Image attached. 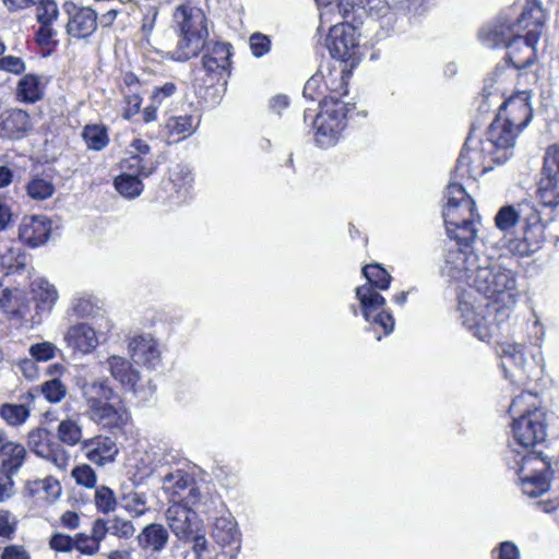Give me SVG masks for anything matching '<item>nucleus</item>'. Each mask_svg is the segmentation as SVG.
<instances>
[{"instance_id":"nucleus-1","label":"nucleus","mask_w":559,"mask_h":559,"mask_svg":"<svg viewBox=\"0 0 559 559\" xmlns=\"http://www.w3.org/2000/svg\"><path fill=\"white\" fill-rule=\"evenodd\" d=\"M495 271L496 267H490V259L480 257L475 247H449L441 266L442 275L452 281H465L487 298H491Z\"/></svg>"},{"instance_id":"nucleus-2","label":"nucleus","mask_w":559,"mask_h":559,"mask_svg":"<svg viewBox=\"0 0 559 559\" xmlns=\"http://www.w3.org/2000/svg\"><path fill=\"white\" fill-rule=\"evenodd\" d=\"M447 204L442 216L450 240L457 245H471L476 241L479 216L475 213L476 204L457 182H450L445 191Z\"/></svg>"},{"instance_id":"nucleus-3","label":"nucleus","mask_w":559,"mask_h":559,"mask_svg":"<svg viewBox=\"0 0 559 559\" xmlns=\"http://www.w3.org/2000/svg\"><path fill=\"white\" fill-rule=\"evenodd\" d=\"M82 395L86 404V416L97 426L122 429L130 420V413L107 380L85 382Z\"/></svg>"},{"instance_id":"nucleus-4","label":"nucleus","mask_w":559,"mask_h":559,"mask_svg":"<svg viewBox=\"0 0 559 559\" xmlns=\"http://www.w3.org/2000/svg\"><path fill=\"white\" fill-rule=\"evenodd\" d=\"M362 274L367 283L355 289L361 313L367 321L381 326L384 334L388 335L394 329V319L392 313L384 309L386 301L378 289H388L392 276L378 263L365 265Z\"/></svg>"},{"instance_id":"nucleus-5","label":"nucleus","mask_w":559,"mask_h":559,"mask_svg":"<svg viewBox=\"0 0 559 559\" xmlns=\"http://www.w3.org/2000/svg\"><path fill=\"white\" fill-rule=\"evenodd\" d=\"M174 22L178 29V41L173 59L187 61L197 57L207 46V19L198 8L181 4L174 12Z\"/></svg>"},{"instance_id":"nucleus-6","label":"nucleus","mask_w":559,"mask_h":559,"mask_svg":"<svg viewBox=\"0 0 559 559\" xmlns=\"http://www.w3.org/2000/svg\"><path fill=\"white\" fill-rule=\"evenodd\" d=\"M320 110L312 115L311 108L307 107L304 112V120L313 119L316 130V142L320 147L334 145L346 126V104L334 96L324 97L319 100Z\"/></svg>"},{"instance_id":"nucleus-7","label":"nucleus","mask_w":559,"mask_h":559,"mask_svg":"<svg viewBox=\"0 0 559 559\" xmlns=\"http://www.w3.org/2000/svg\"><path fill=\"white\" fill-rule=\"evenodd\" d=\"M526 222L523 240L526 245L539 243L542 241H550L544 237L545 226L540 223L538 212L530 202H523L518 205H504L495 216L497 228L508 231L513 228L520 218Z\"/></svg>"},{"instance_id":"nucleus-8","label":"nucleus","mask_w":559,"mask_h":559,"mask_svg":"<svg viewBox=\"0 0 559 559\" xmlns=\"http://www.w3.org/2000/svg\"><path fill=\"white\" fill-rule=\"evenodd\" d=\"M503 163H496L495 152L485 150V141L468 136L457 158L455 175L475 177L492 170Z\"/></svg>"},{"instance_id":"nucleus-9","label":"nucleus","mask_w":559,"mask_h":559,"mask_svg":"<svg viewBox=\"0 0 559 559\" xmlns=\"http://www.w3.org/2000/svg\"><path fill=\"white\" fill-rule=\"evenodd\" d=\"M549 468L550 464L542 456V452H528L523 455L519 469L523 493L536 498L547 492L550 487Z\"/></svg>"},{"instance_id":"nucleus-10","label":"nucleus","mask_w":559,"mask_h":559,"mask_svg":"<svg viewBox=\"0 0 559 559\" xmlns=\"http://www.w3.org/2000/svg\"><path fill=\"white\" fill-rule=\"evenodd\" d=\"M27 449L60 471H66L69 465L70 454L61 443L55 440L47 428L37 427L27 432Z\"/></svg>"},{"instance_id":"nucleus-11","label":"nucleus","mask_w":559,"mask_h":559,"mask_svg":"<svg viewBox=\"0 0 559 559\" xmlns=\"http://www.w3.org/2000/svg\"><path fill=\"white\" fill-rule=\"evenodd\" d=\"M501 365L506 378L523 384L537 376V365L533 355H528L523 344H507L501 350Z\"/></svg>"},{"instance_id":"nucleus-12","label":"nucleus","mask_w":559,"mask_h":559,"mask_svg":"<svg viewBox=\"0 0 559 559\" xmlns=\"http://www.w3.org/2000/svg\"><path fill=\"white\" fill-rule=\"evenodd\" d=\"M521 131L498 114L486 132L485 150L495 152L496 163H506L512 156L515 139Z\"/></svg>"},{"instance_id":"nucleus-13","label":"nucleus","mask_w":559,"mask_h":559,"mask_svg":"<svg viewBox=\"0 0 559 559\" xmlns=\"http://www.w3.org/2000/svg\"><path fill=\"white\" fill-rule=\"evenodd\" d=\"M512 432L516 443L525 450L542 444L547 437L545 413L538 408L526 412L514 419Z\"/></svg>"},{"instance_id":"nucleus-14","label":"nucleus","mask_w":559,"mask_h":559,"mask_svg":"<svg viewBox=\"0 0 559 559\" xmlns=\"http://www.w3.org/2000/svg\"><path fill=\"white\" fill-rule=\"evenodd\" d=\"M537 194L545 206L554 207L559 204V145L557 144L549 146L544 155Z\"/></svg>"},{"instance_id":"nucleus-15","label":"nucleus","mask_w":559,"mask_h":559,"mask_svg":"<svg viewBox=\"0 0 559 559\" xmlns=\"http://www.w3.org/2000/svg\"><path fill=\"white\" fill-rule=\"evenodd\" d=\"M355 34L354 26L347 22L336 21L330 26L326 47L331 56L340 60L349 59L358 45Z\"/></svg>"},{"instance_id":"nucleus-16","label":"nucleus","mask_w":559,"mask_h":559,"mask_svg":"<svg viewBox=\"0 0 559 559\" xmlns=\"http://www.w3.org/2000/svg\"><path fill=\"white\" fill-rule=\"evenodd\" d=\"M63 11L69 20L66 25L68 35L84 39L90 37L97 29V13L90 7H76L73 2H66Z\"/></svg>"},{"instance_id":"nucleus-17","label":"nucleus","mask_w":559,"mask_h":559,"mask_svg":"<svg viewBox=\"0 0 559 559\" xmlns=\"http://www.w3.org/2000/svg\"><path fill=\"white\" fill-rule=\"evenodd\" d=\"M519 34L514 19L502 13L492 23L480 29L479 39L489 48H507Z\"/></svg>"},{"instance_id":"nucleus-18","label":"nucleus","mask_w":559,"mask_h":559,"mask_svg":"<svg viewBox=\"0 0 559 559\" xmlns=\"http://www.w3.org/2000/svg\"><path fill=\"white\" fill-rule=\"evenodd\" d=\"M537 43L536 33L525 36L519 34L507 47V61L518 71L530 69L537 60Z\"/></svg>"},{"instance_id":"nucleus-19","label":"nucleus","mask_w":559,"mask_h":559,"mask_svg":"<svg viewBox=\"0 0 559 559\" xmlns=\"http://www.w3.org/2000/svg\"><path fill=\"white\" fill-rule=\"evenodd\" d=\"M499 114H503L509 123L522 131L533 118L531 94L523 91L511 96L501 105Z\"/></svg>"},{"instance_id":"nucleus-20","label":"nucleus","mask_w":559,"mask_h":559,"mask_svg":"<svg viewBox=\"0 0 559 559\" xmlns=\"http://www.w3.org/2000/svg\"><path fill=\"white\" fill-rule=\"evenodd\" d=\"M52 222L44 215L25 216L19 227V237L25 245H44L53 239Z\"/></svg>"},{"instance_id":"nucleus-21","label":"nucleus","mask_w":559,"mask_h":559,"mask_svg":"<svg viewBox=\"0 0 559 559\" xmlns=\"http://www.w3.org/2000/svg\"><path fill=\"white\" fill-rule=\"evenodd\" d=\"M129 354L136 365L155 369L160 362L157 342L150 335H138L129 342Z\"/></svg>"},{"instance_id":"nucleus-22","label":"nucleus","mask_w":559,"mask_h":559,"mask_svg":"<svg viewBox=\"0 0 559 559\" xmlns=\"http://www.w3.org/2000/svg\"><path fill=\"white\" fill-rule=\"evenodd\" d=\"M212 537L221 547H230L228 551L222 554L223 556L236 559L240 548V535L230 518L221 516L215 520Z\"/></svg>"},{"instance_id":"nucleus-23","label":"nucleus","mask_w":559,"mask_h":559,"mask_svg":"<svg viewBox=\"0 0 559 559\" xmlns=\"http://www.w3.org/2000/svg\"><path fill=\"white\" fill-rule=\"evenodd\" d=\"M28 114L22 109L5 110L0 115V138L20 140L31 130Z\"/></svg>"},{"instance_id":"nucleus-24","label":"nucleus","mask_w":559,"mask_h":559,"mask_svg":"<svg viewBox=\"0 0 559 559\" xmlns=\"http://www.w3.org/2000/svg\"><path fill=\"white\" fill-rule=\"evenodd\" d=\"M108 370L111 377L117 380L124 389L132 391L134 394L142 390L141 374L131 364L123 357L110 356L107 359Z\"/></svg>"},{"instance_id":"nucleus-25","label":"nucleus","mask_w":559,"mask_h":559,"mask_svg":"<svg viewBox=\"0 0 559 559\" xmlns=\"http://www.w3.org/2000/svg\"><path fill=\"white\" fill-rule=\"evenodd\" d=\"M168 530L159 523H151L136 536L138 546L148 556L159 555L168 545Z\"/></svg>"},{"instance_id":"nucleus-26","label":"nucleus","mask_w":559,"mask_h":559,"mask_svg":"<svg viewBox=\"0 0 559 559\" xmlns=\"http://www.w3.org/2000/svg\"><path fill=\"white\" fill-rule=\"evenodd\" d=\"M11 317L29 328L40 325L45 318H47L37 307L32 296H27L23 292H16L15 305L11 310Z\"/></svg>"},{"instance_id":"nucleus-27","label":"nucleus","mask_w":559,"mask_h":559,"mask_svg":"<svg viewBox=\"0 0 559 559\" xmlns=\"http://www.w3.org/2000/svg\"><path fill=\"white\" fill-rule=\"evenodd\" d=\"M81 449L91 462L99 465L114 461L118 453L116 443L103 436L83 440Z\"/></svg>"},{"instance_id":"nucleus-28","label":"nucleus","mask_w":559,"mask_h":559,"mask_svg":"<svg viewBox=\"0 0 559 559\" xmlns=\"http://www.w3.org/2000/svg\"><path fill=\"white\" fill-rule=\"evenodd\" d=\"M202 58V67L210 75H221L229 67L230 45L225 43H209Z\"/></svg>"},{"instance_id":"nucleus-29","label":"nucleus","mask_w":559,"mask_h":559,"mask_svg":"<svg viewBox=\"0 0 559 559\" xmlns=\"http://www.w3.org/2000/svg\"><path fill=\"white\" fill-rule=\"evenodd\" d=\"M100 335L87 323H79L69 328L64 335L67 344L81 353H91L99 343Z\"/></svg>"},{"instance_id":"nucleus-30","label":"nucleus","mask_w":559,"mask_h":559,"mask_svg":"<svg viewBox=\"0 0 559 559\" xmlns=\"http://www.w3.org/2000/svg\"><path fill=\"white\" fill-rule=\"evenodd\" d=\"M36 394L33 391L21 395V403H5L0 407V417L12 427L22 426L31 416Z\"/></svg>"},{"instance_id":"nucleus-31","label":"nucleus","mask_w":559,"mask_h":559,"mask_svg":"<svg viewBox=\"0 0 559 559\" xmlns=\"http://www.w3.org/2000/svg\"><path fill=\"white\" fill-rule=\"evenodd\" d=\"M492 300L507 301L510 305L516 304V278L511 270L496 267L495 276L491 280Z\"/></svg>"},{"instance_id":"nucleus-32","label":"nucleus","mask_w":559,"mask_h":559,"mask_svg":"<svg viewBox=\"0 0 559 559\" xmlns=\"http://www.w3.org/2000/svg\"><path fill=\"white\" fill-rule=\"evenodd\" d=\"M27 459L26 447L9 440L0 449V472L8 477L17 474Z\"/></svg>"},{"instance_id":"nucleus-33","label":"nucleus","mask_w":559,"mask_h":559,"mask_svg":"<svg viewBox=\"0 0 559 559\" xmlns=\"http://www.w3.org/2000/svg\"><path fill=\"white\" fill-rule=\"evenodd\" d=\"M29 295L39 309L48 317L59 299L58 289L44 277H37L29 285Z\"/></svg>"},{"instance_id":"nucleus-34","label":"nucleus","mask_w":559,"mask_h":559,"mask_svg":"<svg viewBox=\"0 0 559 559\" xmlns=\"http://www.w3.org/2000/svg\"><path fill=\"white\" fill-rule=\"evenodd\" d=\"M545 22V12L537 2L527 3L522 14L514 19L515 26L521 32L526 31L525 35H534L539 39Z\"/></svg>"},{"instance_id":"nucleus-35","label":"nucleus","mask_w":559,"mask_h":559,"mask_svg":"<svg viewBox=\"0 0 559 559\" xmlns=\"http://www.w3.org/2000/svg\"><path fill=\"white\" fill-rule=\"evenodd\" d=\"M190 510L180 504L170 506L166 511V520L173 533L180 540L190 539L194 532L190 519Z\"/></svg>"},{"instance_id":"nucleus-36","label":"nucleus","mask_w":559,"mask_h":559,"mask_svg":"<svg viewBox=\"0 0 559 559\" xmlns=\"http://www.w3.org/2000/svg\"><path fill=\"white\" fill-rule=\"evenodd\" d=\"M200 122L201 117L199 115L185 114L169 117L165 127L170 135L187 139L198 130Z\"/></svg>"},{"instance_id":"nucleus-37","label":"nucleus","mask_w":559,"mask_h":559,"mask_svg":"<svg viewBox=\"0 0 559 559\" xmlns=\"http://www.w3.org/2000/svg\"><path fill=\"white\" fill-rule=\"evenodd\" d=\"M513 306L514 305L501 300H491L487 305V317L490 319L493 329L509 331L510 328V332L512 331L511 319Z\"/></svg>"},{"instance_id":"nucleus-38","label":"nucleus","mask_w":559,"mask_h":559,"mask_svg":"<svg viewBox=\"0 0 559 559\" xmlns=\"http://www.w3.org/2000/svg\"><path fill=\"white\" fill-rule=\"evenodd\" d=\"M16 96L24 103H36L43 96L40 79L34 74H25L19 82Z\"/></svg>"},{"instance_id":"nucleus-39","label":"nucleus","mask_w":559,"mask_h":559,"mask_svg":"<svg viewBox=\"0 0 559 559\" xmlns=\"http://www.w3.org/2000/svg\"><path fill=\"white\" fill-rule=\"evenodd\" d=\"M27 257L22 247H0V265L7 273H15L26 266Z\"/></svg>"},{"instance_id":"nucleus-40","label":"nucleus","mask_w":559,"mask_h":559,"mask_svg":"<svg viewBox=\"0 0 559 559\" xmlns=\"http://www.w3.org/2000/svg\"><path fill=\"white\" fill-rule=\"evenodd\" d=\"M82 138L88 150L102 151L109 143L107 128L104 124H86L82 131Z\"/></svg>"},{"instance_id":"nucleus-41","label":"nucleus","mask_w":559,"mask_h":559,"mask_svg":"<svg viewBox=\"0 0 559 559\" xmlns=\"http://www.w3.org/2000/svg\"><path fill=\"white\" fill-rule=\"evenodd\" d=\"M57 438L59 443L70 447L82 444V427L75 419H63L57 427Z\"/></svg>"},{"instance_id":"nucleus-42","label":"nucleus","mask_w":559,"mask_h":559,"mask_svg":"<svg viewBox=\"0 0 559 559\" xmlns=\"http://www.w3.org/2000/svg\"><path fill=\"white\" fill-rule=\"evenodd\" d=\"M26 193L36 201L47 200L55 193V186L48 177L34 176L26 185Z\"/></svg>"},{"instance_id":"nucleus-43","label":"nucleus","mask_w":559,"mask_h":559,"mask_svg":"<svg viewBox=\"0 0 559 559\" xmlns=\"http://www.w3.org/2000/svg\"><path fill=\"white\" fill-rule=\"evenodd\" d=\"M122 168L130 170V174L135 175L136 177L146 178L154 173L156 165L150 157H144L140 154H132L122 162Z\"/></svg>"},{"instance_id":"nucleus-44","label":"nucleus","mask_w":559,"mask_h":559,"mask_svg":"<svg viewBox=\"0 0 559 559\" xmlns=\"http://www.w3.org/2000/svg\"><path fill=\"white\" fill-rule=\"evenodd\" d=\"M115 187L117 191L128 198L133 199L141 194L143 190V183L132 174H122L115 179Z\"/></svg>"},{"instance_id":"nucleus-45","label":"nucleus","mask_w":559,"mask_h":559,"mask_svg":"<svg viewBox=\"0 0 559 559\" xmlns=\"http://www.w3.org/2000/svg\"><path fill=\"white\" fill-rule=\"evenodd\" d=\"M32 391L36 395L40 392L49 403H59L67 395V386L57 378L44 382Z\"/></svg>"},{"instance_id":"nucleus-46","label":"nucleus","mask_w":559,"mask_h":559,"mask_svg":"<svg viewBox=\"0 0 559 559\" xmlns=\"http://www.w3.org/2000/svg\"><path fill=\"white\" fill-rule=\"evenodd\" d=\"M109 526V534L118 538L128 539L131 538L135 533V527L132 521L124 518L115 515L107 519Z\"/></svg>"},{"instance_id":"nucleus-47","label":"nucleus","mask_w":559,"mask_h":559,"mask_svg":"<svg viewBox=\"0 0 559 559\" xmlns=\"http://www.w3.org/2000/svg\"><path fill=\"white\" fill-rule=\"evenodd\" d=\"M94 501L97 510L103 513L114 511L117 506L115 492L106 486H102L96 489Z\"/></svg>"},{"instance_id":"nucleus-48","label":"nucleus","mask_w":559,"mask_h":559,"mask_svg":"<svg viewBox=\"0 0 559 559\" xmlns=\"http://www.w3.org/2000/svg\"><path fill=\"white\" fill-rule=\"evenodd\" d=\"M36 20L39 24L52 23L59 15L55 0H37Z\"/></svg>"},{"instance_id":"nucleus-49","label":"nucleus","mask_w":559,"mask_h":559,"mask_svg":"<svg viewBox=\"0 0 559 559\" xmlns=\"http://www.w3.org/2000/svg\"><path fill=\"white\" fill-rule=\"evenodd\" d=\"M190 480L191 478L187 473L178 469L165 475L163 478V484L167 489H174L175 493H179L180 490H183L188 487Z\"/></svg>"},{"instance_id":"nucleus-50","label":"nucleus","mask_w":559,"mask_h":559,"mask_svg":"<svg viewBox=\"0 0 559 559\" xmlns=\"http://www.w3.org/2000/svg\"><path fill=\"white\" fill-rule=\"evenodd\" d=\"M58 348L50 342L33 344L28 352L36 361H48L56 356Z\"/></svg>"},{"instance_id":"nucleus-51","label":"nucleus","mask_w":559,"mask_h":559,"mask_svg":"<svg viewBox=\"0 0 559 559\" xmlns=\"http://www.w3.org/2000/svg\"><path fill=\"white\" fill-rule=\"evenodd\" d=\"M250 50L255 58L265 56L271 49V39L262 33H253L249 38Z\"/></svg>"},{"instance_id":"nucleus-52","label":"nucleus","mask_w":559,"mask_h":559,"mask_svg":"<svg viewBox=\"0 0 559 559\" xmlns=\"http://www.w3.org/2000/svg\"><path fill=\"white\" fill-rule=\"evenodd\" d=\"M474 335L481 341H487L493 334V326L490 319L486 316L478 314L476 321H473L471 329Z\"/></svg>"},{"instance_id":"nucleus-53","label":"nucleus","mask_w":559,"mask_h":559,"mask_svg":"<svg viewBox=\"0 0 559 559\" xmlns=\"http://www.w3.org/2000/svg\"><path fill=\"white\" fill-rule=\"evenodd\" d=\"M323 75L321 73L313 74L305 84L302 95L305 98L314 102L323 95L322 91Z\"/></svg>"},{"instance_id":"nucleus-54","label":"nucleus","mask_w":559,"mask_h":559,"mask_svg":"<svg viewBox=\"0 0 559 559\" xmlns=\"http://www.w3.org/2000/svg\"><path fill=\"white\" fill-rule=\"evenodd\" d=\"M72 476L79 485L87 488H93L96 484V474L94 469L86 464L73 468Z\"/></svg>"},{"instance_id":"nucleus-55","label":"nucleus","mask_w":559,"mask_h":559,"mask_svg":"<svg viewBox=\"0 0 559 559\" xmlns=\"http://www.w3.org/2000/svg\"><path fill=\"white\" fill-rule=\"evenodd\" d=\"M185 542L191 544L194 559H203V555L209 552V542L203 533L193 532L190 539Z\"/></svg>"},{"instance_id":"nucleus-56","label":"nucleus","mask_w":559,"mask_h":559,"mask_svg":"<svg viewBox=\"0 0 559 559\" xmlns=\"http://www.w3.org/2000/svg\"><path fill=\"white\" fill-rule=\"evenodd\" d=\"M74 548L82 555L93 556L99 550V545L92 540L91 535L79 533L74 537Z\"/></svg>"},{"instance_id":"nucleus-57","label":"nucleus","mask_w":559,"mask_h":559,"mask_svg":"<svg viewBox=\"0 0 559 559\" xmlns=\"http://www.w3.org/2000/svg\"><path fill=\"white\" fill-rule=\"evenodd\" d=\"M126 107L123 111V117L126 119H131L133 116H135L142 105V97L139 95L136 88L134 91H129L126 96Z\"/></svg>"},{"instance_id":"nucleus-58","label":"nucleus","mask_w":559,"mask_h":559,"mask_svg":"<svg viewBox=\"0 0 559 559\" xmlns=\"http://www.w3.org/2000/svg\"><path fill=\"white\" fill-rule=\"evenodd\" d=\"M74 537L69 535L56 533L50 537L49 546L56 551L68 552L74 548Z\"/></svg>"},{"instance_id":"nucleus-59","label":"nucleus","mask_w":559,"mask_h":559,"mask_svg":"<svg viewBox=\"0 0 559 559\" xmlns=\"http://www.w3.org/2000/svg\"><path fill=\"white\" fill-rule=\"evenodd\" d=\"M177 92V86L173 82H167L163 86L154 87L151 100L155 104L163 105L166 99L170 98Z\"/></svg>"},{"instance_id":"nucleus-60","label":"nucleus","mask_w":559,"mask_h":559,"mask_svg":"<svg viewBox=\"0 0 559 559\" xmlns=\"http://www.w3.org/2000/svg\"><path fill=\"white\" fill-rule=\"evenodd\" d=\"M0 70H4L13 74H20L25 70V63L19 57L5 56L0 59Z\"/></svg>"},{"instance_id":"nucleus-61","label":"nucleus","mask_w":559,"mask_h":559,"mask_svg":"<svg viewBox=\"0 0 559 559\" xmlns=\"http://www.w3.org/2000/svg\"><path fill=\"white\" fill-rule=\"evenodd\" d=\"M16 292H20L19 289H10L8 287H4L0 283V309L5 311L7 313L11 314V310L15 305V297Z\"/></svg>"},{"instance_id":"nucleus-62","label":"nucleus","mask_w":559,"mask_h":559,"mask_svg":"<svg viewBox=\"0 0 559 559\" xmlns=\"http://www.w3.org/2000/svg\"><path fill=\"white\" fill-rule=\"evenodd\" d=\"M14 532V516L9 511H0V536L11 538Z\"/></svg>"},{"instance_id":"nucleus-63","label":"nucleus","mask_w":559,"mask_h":559,"mask_svg":"<svg viewBox=\"0 0 559 559\" xmlns=\"http://www.w3.org/2000/svg\"><path fill=\"white\" fill-rule=\"evenodd\" d=\"M94 306L87 298H76L72 301L71 310L80 318L88 317L93 313Z\"/></svg>"},{"instance_id":"nucleus-64","label":"nucleus","mask_w":559,"mask_h":559,"mask_svg":"<svg viewBox=\"0 0 559 559\" xmlns=\"http://www.w3.org/2000/svg\"><path fill=\"white\" fill-rule=\"evenodd\" d=\"M498 559H521L519 548L511 542H503L496 549Z\"/></svg>"}]
</instances>
